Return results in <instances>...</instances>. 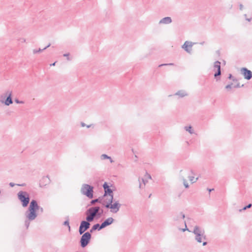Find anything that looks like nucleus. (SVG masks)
I'll list each match as a JSON object with an SVG mask.
<instances>
[{
	"mask_svg": "<svg viewBox=\"0 0 252 252\" xmlns=\"http://www.w3.org/2000/svg\"><path fill=\"white\" fill-rule=\"evenodd\" d=\"M35 205L32 203L31 204H30L27 211L25 212L27 219L25 221V225L27 229L29 228L30 222L35 220L37 216V214L35 213V210L37 209V206Z\"/></svg>",
	"mask_w": 252,
	"mask_h": 252,
	"instance_id": "nucleus-1",
	"label": "nucleus"
},
{
	"mask_svg": "<svg viewBox=\"0 0 252 252\" xmlns=\"http://www.w3.org/2000/svg\"><path fill=\"white\" fill-rule=\"evenodd\" d=\"M85 213L86 218L93 221L95 218L98 219L102 216L103 210L99 206H94L89 208Z\"/></svg>",
	"mask_w": 252,
	"mask_h": 252,
	"instance_id": "nucleus-2",
	"label": "nucleus"
},
{
	"mask_svg": "<svg viewBox=\"0 0 252 252\" xmlns=\"http://www.w3.org/2000/svg\"><path fill=\"white\" fill-rule=\"evenodd\" d=\"M113 199L114 196H112L111 198H106V203L104 206L107 209H110L112 213H116L119 211L121 204L119 201H115L113 203Z\"/></svg>",
	"mask_w": 252,
	"mask_h": 252,
	"instance_id": "nucleus-3",
	"label": "nucleus"
},
{
	"mask_svg": "<svg viewBox=\"0 0 252 252\" xmlns=\"http://www.w3.org/2000/svg\"><path fill=\"white\" fill-rule=\"evenodd\" d=\"M18 199L21 202L23 207H26L30 203V197L29 194L25 191H20L17 193Z\"/></svg>",
	"mask_w": 252,
	"mask_h": 252,
	"instance_id": "nucleus-4",
	"label": "nucleus"
},
{
	"mask_svg": "<svg viewBox=\"0 0 252 252\" xmlns=\"http://www.w3.org/2000/svg\"><path fill=\"white\" fill-rule=\"evenodd\" d=\"M81 192L89 199H92L94 197V187L88 184H84L82 186Z\"/></svg>",
	"mask_w": 252,
	"mask_h": 252,
	"instance_id": "nucleus-5",
	"label": "nucleus"
},
{
	"mask_svg": "<svg viewBox=\"0 0 252 252\" xmlns=\"http://www.w3.org/2000/svg\"><path fill=\"white\" fill-rule=\"evenodd\" d=\"M82 235L81 237L79 243L80 246L82 248H84L90 243L92 238V235L89 231L86 232Z\"/></svg>",
	"mask_w": 252,
	"mask_h": 252,
	"instance_id": "nucleus-6",
	"label": "nucleus"
},
{
	"mask_svg": "<svg viewBox=\"0 0 252 252\" xmlns=\"http://www.w3.org/2000/svg\"><path fill=\"white\" fill-rule=\"evenodd\" d=\"M0 101L7 106L12 104L13 103L12 93L7 91L4 94H1L0 97Z\"/></svg>",
	"mask_w": 252,
	"mask_h": 252,
	"instance_id": "nucleus-7",
	"label": "nucleus"
},
{
	"mask_svg": "<svg viewBox=\"0 0 252 252\" xmlns=\"http://www.w3.org/2000/svg\"><path fill=\"white\" fill-rule=\"evenodd\" d=\"M92 222L89 219L86 218V220H82L80 222L79 228V233L80 235H82L91 226L90 222Z\"/></svg>",
	"mask_w": 252,
	"mask_h": 252,
	"instance_id": "nucleus-8",
	"label": "nucleus"
},
{
	"mask_svg": "<svg viewBox=\"0 0 252 252\" xmlns=\"http://www.w3.org/2000/svg\"><path fill=\"white\" fill-rule=\"evenodd\" d=\"M102 187L104 190V193L103 195L104 197H107V198H111L113 196V190L110 188V186L107 182H104Z\"/></svg>",
	"mask_w": 252,
	"mask_h": 252,
	"instance_id": "nucleus-9",
	"label": "nucleus"
},
{
	"mask_svg": "<svg viewBox=\"0 0 252 252\" xmlns=\"http://www.w3.org/2000/svg\"><path fill=\"white\" fill-rule=\"evenodd\" d=\"M214 67L217 68V71L214 74V77L216 79L217 81L220 79V76L221 75V67L220 62L219 61H217L214 63Z\"/></svg>",
	"mask_w": 252,
	"mask_h": 252,
	"instance_id": "nucleus-10",
	"label": "nucleus"
},
{
	"mask_svg": "<svg viewBox=\"0 0 252 252\" xmlns=\"http://www.w3.org/2000/svg\"><path fill=\"white\" fill-rule=\"evenodd\" d=\"M241 73L243 74L245 79L249 80L252 78V72L246 67L241 68Z\"/></svg>",
	"mask_w": 252,
	"mask_h": 252,
	"instance_id": "nucleus-11",
	"label": "nucleus"
},
{
	"mask_svg": "<svg viewBox=\"0 0 252 252\" xmlns=\"http://www.w3.org/2000/svg\"><path fill=\"white\" fill-rule=\"evenodd\" d=\"M194 44V43H193L192 42L186 41L182 45V47L187 52L190 53L191 51V48Z\"/></svg>",
	"mask_w": 252,
	"mask_h": 252,
	"instance_id": "nucleus-12",
	"label": "nucleus"
},
{
	"mask_svg": "<svg viewBox=\"0 0 252 252\" xmlns=\"http://www.w3.org/2000/svg\"><path fill=\"white\" fill-rule=\"evenodd\" d=\"M185 218V214L181 212L176 213L173 217V220L174 221H180L182 219H184Z\"/></svg>",
	"mask_w": 252,
	"mask_h": 252,
	"instance_id": "nucleus-13",
	"label": "nucleus"
},
{
	"mask_svg": "<svg viewBox=\"0 0 252 252\" xmlns=\"http://www.w3.org/2000/svg\"><path fill=\"white\" fill-rule=\"evenodd\" d=\"M50 182V178L48 176H44L40 180L39 185L40 187L45 186L46 185L49 184Z\"/></svg>",
	"mask_w": 252,
	"mask_h": 252,
	"instance_id": "nucleus-14",
	"label": "nucleus"
},
{
	"mask_svg": "<svg viewBox=\"0 0 252 252\" xmlns=\"http://www.w3.org/2000/svg\"><path fill=\"white\" fill-rule=\"evenodd\" d=\"M114 221V219L113 218L111 217L108 218L101 223V226H102L103 228H104L113 223Z\"/></svg>",
	"mask_w": 252,
	"mask_h": 252,
	"instance_id": "nucleus-15",
	"label": "nucleus"
},
{
	"mask_svg": "<svg viewBox=\"0 0 252 252\" xmlns=\"http://www.w3.org/2000/svg\"><path fill=\"white\" fill-rule=\"evenodd\" d=\"M192 232L195 235L197 234H203V233H205L204 229L197 225L194 227L193 230Z\"/></svg>",
	"mask_w": 252,
	"mask_h": 252,
	"instance_id": "nucleus-16",
	"label": "nucleus"
},
{
	"mask_svg": "<svg viewBox=\"0 0 252 252\" xmlns=\"http://www.w3.org/2000/svg\"><path fill=\"white\" fill-rule=\"evenodd\" d=\"M172 19L170 17H165L162 18L159 22V24H169L172 23Z\"/></svg>",
	"mask_w": 252,
	"mask_h": 252,
	"instance_id": "nucleus-17",
	"label": "nucleus"
},
{
	"mask_svg": "<svg viewBox=\"0 0 252 252\" xmlns=\"http://www.w3.org/2000/svg\"><path fill=\"white\" fill-rule=\"evenodd\" d=\"M102 229L103 227L102 226H101V224H100L99 223H96L92 227L91 229L90 230V231L89 232H90V234H91L96 230L100 231Z\"/></svg>",
	"mask_w": 252,
	"mask_h": 252,
	"instance_id": "nucleus-18",
	"label": "nucleus"
},
{
	"mask_svg": "<svg viewBox=\"0 0 252 252\" xmlns=\"http://www.w3.org/2000/svg\"><path fill=\"white\" fill-rule=\"evenodd\" d=\"M32 203H33V204H36L35 205H36V206H37V209H36L35 210V213H36V214H37V212H36V211H37V210H40V211L41 213H42V212H43V208L42 207H40V206L38 205L37 202V201H36V200H34V199H32V201H31V202H30V204H32Z\"/></svg>",
	"mask_w": 252,
	"mask_h": 252,
	"instance_id": "nucleus-19",
	"label": "nucleus"
},
{
	"mask_svg": "<svg viewBox=\"0 0 252 252\" xmlns=\"http://www.w3.org/2000/svg\"><path fill=\"white\" fill-rule=\"evenodd\" d=\"M175 95L179 96L180 97H183L188 95V94L184 90H180L175 94Z\"/></svg>",
	"mask_w": 252,
	"mask_h": 252,
	"instance_id": "nucleus-20",
	"label": "nucleus"
},
{
	"mask_svg": "<svg viewBox=\"0 0 252 252\" xmlns=\"http://www.w3.org/2000/svg\"><path fill=\"white\" fill-rule=\"evenodd\" d=\"M100 159L101 160H104V159H109L110 160V162L111 163H113L114 162V160L112 159V158H111V157L110 156H108L106 154H103L102 155H101L100 156Z\"/></svg>",
	"mask_w": 252,
	"mask_h": 252,
	"instance_id": "nucleus-21",
	"label": "nucleus"
},
{
	"mask_svg": "<svg viewBox=\"0 0 252 252\" xmlns=\"http://www.w3.org/2000/svg\"><path fill=\"white\" fill-rule=\"evenodd\" d=\"M103 198H104V197L102 196L101 197H99L98 198H97L96 199L92 200L90 202L91 204L93 205L95 203H101L103 200Z\"/></svg>",
	"mask_w": 252,
	"mask_h": 252,
	"instance_id": "nucleus-22",
	"label": "nucleus"
},
{
	"mask_svg": "<svg viewBox=\"0 0 252 252\" xmlns=\"http://www.w3.org/2000/svg\"><path fill=\"white\" fill-rule=\"evenodd\" d=\"M202 234H197L195 235V240L198 243H201L202 242Z\"/></svg>",
	"mask_w": 252,
	"mask_h": 252,
	"instance_id": "nucleus-23",
	"label": "nucleus"
},
{
	"mask_svg": "<svg viewBox=\"0 0 252 252\" xmlns=\"http://www.w3.org/2000/svg\"><path fill=\"white\" fill-rule=\"evenodd\" d=\"M50 44H49L47 46H46L45 47H44L43 49H41L40 48H39V49L38 50H36V49H34L33 50V53L34 54H36V53H39V52H42V51L46 49L47 48H48L49 47H50Z\"/></svg>",
	"mask_w": 252,
	"mask_h": 252,
	"instance_id": "nucleus-24",
	"label": "nucleus"
},
{
	"mask_svg": "<svg viewBox=\"0 0 252 252\" xmlns=\"http://www.w3.org/2000/svg\"><path fill=\"white\" fill-rule=\"evenodd\" d=\"M185 129L188 131L190 134H193L194 133V131L192 129V126H185Z\"/></svg>",
	"mask_w": 252,
	"mask_h": 252,
	"instance_id": "nucleus-25",
	"label": "nucleus"
},
{
	"mask_svg": "<svg viewBox=\"0 0 252 252\" xmlns=\"http://www.w3.org/2000/svg\"><path fill=\"white\" fill-rule=\"evenodd\" d=\"M63 224L64 225L67 226L69 231H70V226L69 225V219H67L66 220L63 222Z\"/></svg>",
	"mask_w": 252,
	"mask_h": 252,
	"instance_id": "nucleus-26",
	"label": "nucleus"
},
{
	"mask_svg": "<svg viewBox=\"0 0 252 252\" xmlns=\"http://www.w3.org/2000/svg\"><path fill=\"white\" fill-rule=\"evenodd\" d=\"M189 181H190L192 183H193L196 182L197 181V180L198 179V177H197V178H196L195 179V180H194V176H189Z\"/></svg>",
	"mask_w": 252,
	"mask_h": 252,
	"instance_id": "nucleus-27",
	"label": "nucleus"
},
{
	"mask_svg": "<svg viewBox=\"0 0 252 252\" xmlns=\"http://www.w3.org/2000/svg\"><path fill=\"white\" fill-rule=\"evenodd\" d=\"M81 126L82 127L87 126V128H90V127H92V126H93V125L92 124V125H86L84 122H81Z\"/></svg>",
	"mask_w": 252,
	"mask_h": 252,
	"instance_id": "nucleus-28",
	"label": "nucleus"
},
{
	"mask_svg": "<svg viewBox=\"0 0 252 252\" xmlns=\"http://www.w3.org/2000/svg\"><path fill=\"white\" fill-rule=\"evenodd\" d=\"M252 207V204H249L248 205L245 206L242 210H240V211L242 210H245L247 209L250 208Z\"/></svg>",
	"mask_w": 252,
	"mask_h": 252,
	"instance_id": "nucleus-29",
	"label": "nucleus"
},
{
	"mask_svg": "<svg viewBox=\"0 0 252 252\" xmlns=\"http://www.w3.org/2000/svg\"><path fill=\"white\" fill-rule=\"evenodd\" d=\"M233 84L230 83L225 86V89L229 90H230L232 87Z\"/></svg>",
	"mask_w": 252,
	"mask_h": 252,
	"instance_id": "nucleus-30",
	"label": "nucleus"
},
{
	"mask_svg": "<svg viewBox=\"0 0 252 252\" xmlns=\"http://www.w3.org/2000/svg\"><path fill=\"white\" fill-rule=\"evenodd\" d=\"M69 53H65L63 55V57H65L67 58V61H70L71 59L69 58Z\"/></svg>",
	"mask_w": 252,
	"mask_h": 252,
	"instance_id": "nucleus-31",
	"label": "nucleus"
},
{
	"mask_svg": "<svg viewBox=\"0 0 252 252\" xmlns=\"http://www.w3.org/2000/svg\"><path fill=\"white\" fill-rule=\"evenodd\" d=\"M243 86H244V85H242V86H240V83L237 82V83L235 85L233 86V87L235 88H240V87H242Z\"/></svg>",
	"mask_w": 252,
	"mask_h": 252,
	"instance_id": "nucleus-32",
	"label": "nucleus"
},
{
	"mask_svg": "<svg viewBox=\"0 0 252 252\" xmlns=\"http://www.w3.org/2000/svg\"><path fill=\"white\" fill-rule=\"evenodd\" d=\"M184 185L186 188H188L189 187V185L185 179H184Z\"/></svg>",
	"mask_w": 252,
	"mask_h": 252,
	"instance_id": "nucleus-33",
	"label": "nucleus"
},
{
	"mask_svg": "<svg viewBox=\"0 0 252 252\" xmlns=\"http://www.w3.org/2000/svg\"><path fill=\"white\" fill-rule=\"evenodd\" d=\"M184 223H185V228L182 229V230L183 232H184V231H186V230H188V231H189V229H188V228H187V224H186V221H184Z\"/></svg>",
	"mask_w": 252,
	"mask_h": 252,
	"instance_id": "nucleus-34",
	"label": "nucleus"
},
{
	"mask_svg": "<svg viewBox=\"0 0 252 252\" xmlns=\"http://www.w3.org/2000/svg\"><path fill=\"white\" fill-rule=\"evenodd\" d=\"M174 65L173 63H166V64H161L159 65V66H161L163 65Z\"/></svg>",
	"mask_w": 252,
	"mask_h": 252,
	"instance_id": "nucleus-35",
	"label": "nucleus"
},
{
	"mask_svg": "<svg viewBox=\"0 0 252 252\" xmlns=\"http://www.w3.org/2000/svg\"><path fill=\"white\" fill-rule=\"evenodd\" d=\"M15 102H16V103H18V104H21V103H24V102H23V101H20V100H19L18 99H16L15 100Z\"/></svg>",
	"mask_w": 252,
	"mask_h": 252,
	"instance_id": "nucleus-36",
	"label": "nucleus"
},
{
	"mask_svg": "<svg viewBox=\"0 0 252 252\" xmlns=\"http://www.w3.org/2000/svg\"><path fill=\"white\" fill-rule=\"evenodd\" d=\"M244 16L245 17L246 20L250 22L252 20V18H247V14H244Z\"/></svg>",
	"mask_w": 252,
	"mask_h": 252,
	"instance_id": "nucleus-37",
	"label": "nucleus"
},
{
	"mask_svg": "<svg viewBox=\"0 0 252 252\" xmlns=\"http://www.w3.org/2000/svg\"><path fill=\"white\" fill-rule=\"evenodd\" d=\"M202 240H207V237L205 233H203V235H202Z\"/></svg>",
	"mask_w": 252,
	"mask_h": 252,
	"instance_id": "nucleus-38",
	"label": "nucleus"
},
{
	"mask_svg": "<svg viewBox=\"0 0 252 252\" xmlns=\"http://www.w3.org/2000/svg\"><path fill=\"white\" fill-rule=\"evenodd\" d=\"M234 78V77L232 76L231 74H229L228 77V78L229 79H232Z\"/></svg>",
	"mask_w": 252,
	"mask_h": 252,
	"instance_id": "nucleus-39",
	"label": "nucleus"
},
{
	"mask_svg": "<svg viewBox=\"0 0 252 252\" xmlns=\"http://www.w3.org/2000/svg\"><path fill=\"white\" fill-rule=\"evenodd\" d=\"M15 185V184L13 183H9V186L11 187H14V186Z\"/></svg>",
	"mask_w": 252,
	"mask_h": 252,
	"instance_id": "nucleus-40",
	"label": "nucleus"
},
{
	"mask_svg": "<svg viewBox=\"0 0 252 252\" xmlns=\"http://www.w3.org/2000/svg\"><path fill=\"white\" fill-rule=\"evenodd\" d=\"M239 8L241 10H242L243 8V5L242 4H240L239 5Z\"/></svg>",
	"mask_w": 252,
	"mask_h": 252,
	"instance_id": "nucleus-41",
	"label": "nucleus"
},
{
	"mask_svg": "<svg viewBox=\"0 0 252 252\" xmlns=\"http://www.w3.org/2000/svg\"><path fill=\"white\" fill-rule=\"evenodd\" d=\"M232 80L233 82H238V80L236 78H234V77L232 79Z\"/></svg>",
	"mask_w": 252,
	"mask_h": 252,
	"instance_id": "nucleus-42",
	"label": "nucleus"
},
{
	"mask_svg": "<svg viewBox=\"0 0 252 252\" xmlns=\"http://www.w3.org/2000/svg\"><path fill=\"white\" fill-rule=\"evenodd\" d=\"M207 190L209 191V192H211L212 191L214 190V189H210L208 188V189H207Z\"/></svg>",
	"mask_w": 252,
	"mask_h": 252,
	"instance_id": "nucleus-43",
	"label": "nucleus"
},
{
	"mask_svg": "<svg viewBox=\"0 0 252 252\" xmlns=\"http://www.w3.org/2000/svg\"><path fill=\"white\" fill-rule=\"evenodd\" d=\"M207 242H203V246H205L207 245Z\"/></svg>",
	"mask_w": 252,
	"mask_h": 252,
	"instance_id": "nucleus-44",
	"label": "nucleus"
},
{
	"mask_svg": "<svg viewBox=\"0 0 252 252\" xmlns=\"http://www.w3.org/2000/svg\"><path fill=\"white\" fill-rule=\"evenodd\" d=\"M56 62H54V63H52L50 64L51 66H54L55 65V64H56Z\"/></svg>",
	"mask_w": 252,
	"mask_h": 252,
	"instance_id": "nucleus-45",
	"label": "nucleus"
},
{
	"mask_svg": "<svg viewBox=\"0 0 252 252\" xmlns=\"http://www.w3.org/2000/svg\"><path fill=\"white\" fill-rule=\"evenodd\" d=\"M24 185H25L24 184H17V185L18 186H24Z\"/></svg>",
	"mask_w": 252,
	"mask_h": 252,
	"instance_id": "nucleus-46",
	"label": "nucleus"
},
{
	"mask_svg": "<svg viewBox=\"0 0 252 252\" xmlns=\"http://www.w3.org/2000/svg\"><path fill=\"white\" fill-rule=\"evenodd\" d=\"M204 43H205V42L203 41V42H201L200 44L201 45H203L204 44Z\"/></svg>",
	"mask_w": 252,
	"mask_h": 252,
	"instance_id": "nucleus-47",
	"label": "nucleus"
},
{
	"mask_svg": "<svg viewBox=\"0 0 252 252\" xmlns=\"http://www.w3.org/2000/svg\"><path fill=\"white\" fill-rule=\"evenodd\" d=\"M190 172H191V173L192 174H194L193 172V171H192V170H191V171H190Z\"/></svg>",
	"mask_w": 252,
	"mask_h": 252,
	"instance_id": "nucleus-48",
	"label": "nucleus"
},
{
	"mask_svg": "<svg viewBox=\"0 0 252 252\" xmlns=\"http://www.w3.org/2000/svg\"><path fill=\"white\" fill-rule=\"evenodd\" d=\"M151 194L149 195V198H150L151 197Z\"/></svg>",
	"mask_w": 252,
	"mask_h": 252,
	"instance_id": "nucleus-49",
	"label": "nucleus"
},
{
	"mask_svg": "<svg viewBox=\"0 0 252 252\" xmlns=\"http://www.w3.org/2000/svg\"><path fill=\"white\" fill-rule=\"evenodd\" d=\"M139 188H141V184H139Z\"/></svg>",
	"mask_w": 252,
	"mask_h": 252,
	"instance_id": "nucleus-50",
	"label": "nucleus"
},
{
	"mask_svg": "<svg viewBox=\"0 0 252 252\" xmlns=\"http://www.w3.org/2000/svg\"><path fill=\"white\" fill-rule=\"evenodd\" d=\"M149 176L150 178H151V176L150 175H149Z\"/></svg>",
	"mask_w": 252,
	"mask_h": 252,
	"instance_id": "nucleus-51",
	"label": "nucleus"
}]
</instances>
